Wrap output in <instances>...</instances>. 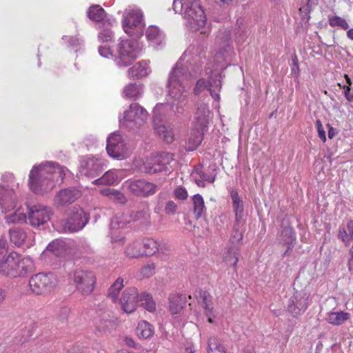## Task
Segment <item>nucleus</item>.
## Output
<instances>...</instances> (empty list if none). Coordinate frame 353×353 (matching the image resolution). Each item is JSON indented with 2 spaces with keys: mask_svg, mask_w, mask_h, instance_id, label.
Segmentation results:
<instances>
[{
  "mask_svg": "<svg viewBox=\"0 0 353 353\" xmlns=\"http://www.w3.org/2000/svg\"><path fill=\"white\" fill-rule=\"evenodd\" d=\"M154 332V327L146 321H140L136 329V334L141 339L150 338Z\"/></svg>",
  "mask_w": 353,
  "mask_h": 353,
  "instance_id": "28",
  "label": "nucleus"
},
{
  "mask_svg": "<svg viewBox=\"0 0 353 353\" xmlns=\"http://www.w3.org/2000/svg\"><path fill=\"white\" fill-rule=\"evenodd\" d=\"M73 281L77 290L88 295L94 291L97 279L94 273L90 270H77L74 272Z\"/></svg>",
  "mask_w": 353,
  "mask_h": 353,
  "instance_id": "9",
  "label": "nucleus"
},
{
  "mask_svg": "<svg viewBox=\"0 0 353 353\" xmlns=\"http://www.w3.org/2000/svg\"><path fill=\"white\" fill-rule=\"evenodd\" d=\"M212 84L210 81H206L203 79H199L195 86V92L200 91L201 90L206 88L208 90H211Z\"/></svg>",
  "mask_w": 353,
  "mask_h": 353,
  "instance_id": "48",
  "label": "nucleus"
},
{
  "mask_svg": "<svg viewBox=\"0 0 353 353\" xmlns=\"http://www.w3.org/2000/svg\"><path fill=\"white\" fill-rule=\"evenodd\" d=\"M154 263H150L144 265L141 270V274L145 277H149L153 274L155 270Z\"/></svg>",
  "mask_w": 353,
  "mask_h": 353,
  "instance_id": "47",
  "label": "nucleus"
},
{
  "mask_svg": "<svg viewBox=\"0 0 353 353\" xmlns=\"http://www.w3.org/2000/svg\"><path fill=\"white\" fill-rule=\"evenodd\" d=\"M106 150L108 154L113 158H123L126 154V148L123 139L117 133H113L108 138Z\"/></svg>",
  "mask_w": 353,
  "mask_h": 353,
  "instance_id": "15",
  "label": "nucleus"
},
{
  "mask_svg": "<svg viewBox=\"0 0 353 353\" xmlns=\"http://www.w3.org/2000/svg\"><path fill=\"white\" fill-rule=\"evenodd\" d=\"M157 241L152 238H145L141 243L142 245L143 256H150L157 253Z\"/></svg>",
  "mask_w": 353,
  "mask_h": 353,
  "instance_id": "29",
  "label": "nucleus"
},
{
  "mask_svg": "<svg viewBox=\"0 0 353 353\" xmlns=\"http://www.w3.org/2000/svg\"><path fill=\"white\" fill-rule=\"evenodd\" d=\"M173 9L176 12H183L194 31L205 33L206 17L199 0H174Z\"/></svg>",
  "mask_w": 353,
  "mask_h": 353,
  "instance_id": "2",
  "label": "nucleus"
},
{
  "mask_svg": "<svg viewBox=\"0 0 353 353\" xmlns=\"http://www.w3.org/2000/svg\"><path fill=\"white\" fill-rule=\"evenodd\" d=\"M101 194L109 198V199L118 203L124 204L127 202L125 196L121 192L112 188H104L101 190Z\"/></svg>",
  "mask_w": 353,
  "mask_h": 353,
  "instance_id": "27",
  "label": "nucleus"
},
{
  "mask_svg": "<svg viewBox=\"0 0 353 353\" xmlns=\"http://www.w3.org/2000/svg\"><path fill=\"white\" fill-rule=\"evenodd\" d=\"M99 52L102 57L105 58H108L112 55L110 49L105 46L100 47L99 48Z\"/></svg>",
  "mask_w": 353,
  "mask_h": 353,
  "instance_id": "56",
  "label": "nucleus"
},
{
  "mask_svg": "<svg viewBox=\"0 0 353 353\" xmlns=\"http://www.w3.org/2000/svg\"><path fill=\"white\" fill-rule=\"evenodd\" d=\"M50 210L42 205H33L28 210L30 223L34 226H39L47 223L50 219Z\"/></svg>",
  "mask_w": 353,
  "mask_h": 353,
  "instance_id": "17",
  "label": "nucleus"
},
{
  "mask_svg": "<svg viewBox=\"0 0 353 353\" xmlns=\"http://www.w3.org/2000/svg\"><path fill=\"white\" fill-rule=\"evenodd\" d=\"M339 237L347 244H348L349 242L351 241L350 239H347V234L344 229L339 230Z\"/></svg>",
  "mask_w": 353,
  "mask_h": 353,
  "instance_id": "57",
  "label": "nucleus"
},
{
  "mask_svg": "<svg viewBox=\"0 0 353 353\" xmlns=\"http://www.w3.org/2000/svg\"><path fill=\"white\" fill-rule=\"evenodd\" d=\"M174 196L176 198L181 200H185L188 198V192L182 187H179L174 190Z\"/></svg>",
  "mask_w": 353,
  "mask_h": 353,
  "instance_id": "51",
  "label": "nucleus"
},
{
  "mask_svg": "<svg viewBox=\"0 0 353 353\" xmlns=\"http://www.w3.org/2000/svg\"><path fill=\"white\" fill-rule=\"evenodd\" d=\"M88 217L80 206H74L67 212V219L63 223L65 232H74L81 230L88 223Z\"/></svg>",
  "mask_w": 353,
  "mask_h": 353,
  "instance_id": "8",
  "label": "nucleus"
},
{
  "mask_svg": "<svg viewBox=\"0 0 353 353\" xmlns=\"http://www.w3.org/2000/svg\"><path fill=\"white\" fill-rule=\"evenodd\" d=\"M346 34L348 39L353 40V28L347 30Z\"/></svg>",
  "mask_w": 353,
  "mask_h": 353,
  "instance_id": "64",
  "label": "nucleus"
},
{
  "mask_svg": "<svg viewBox=\"0 0 353 353\" xmlns=\"http://www.w3.org/2000/svg\"><path fill=\"white\" fill-rule=\"evenodd\" d=\"M95 323V327L98 332H105L109 329V327L111 325V321L108 319H100L99 321H97Z\"/></svg>",
  "mask_w": 353,
  "mask_h": 353,
  "instance_id": "43",
  "label": "nucleus"
},
{
  "mask_svg": "<svg viewBox=\"0 0 353 353\" xmlns=\"http://www.w3.org/2000/svg\"><path fill=\"white\" fill-rule=\"evenodd\" d=\"M103 176L106 181V184L108 185H114L119 181L118 176L114 170L107 171L103 175Z\"/></svg>",
  "mask_w": 353,
  "mask_h": 353,
  "instance_id": "42",
  "label": "nucleus"
},
{
  "mask_svg": "<svg viewBox=\"0 0 353 353\" xmlns=\"http://www.w3.org/2000/svg\"><path fill=\"white\" fill-rule=\"evenodd\" d=\"M143 93V88L141 85L130 83L126 85L123 91L124 97L137 100Z\"/></svg>",
  "mask_w": 353,
  "mask_h": 353,
  "instance_id": "30",
  "label": "nucleus"
},
{
  "mask_svg": "<svg viewBox=\"0 0 353 353\" xmlns=\"http://www.w3.org/2000/svg\"><path fill=\"white\" fill-rule=\"evenodd\" d=\"M132 223V218L130 212H119L112 219L110 223V237L112 243H123L125 236L123 232L119 231L123 229L128 224Z\"/></svg>",
  "mask_w": 353,
  "mask_h": 353,
  "instance_id": "12",
  "label": "nucleus"
},
{
  "mask_svg": "<svg viewBox=\"0 0 353 353\" xmlns=\"http://www.w3.org/2000/svg\"><path fill=\"white\" fill-rule=\"evenodd\" d=\"M8 252V243L6 241H0V263L4 261Z\"/></svg>",
  "mask_w": 353,
  "mask_h": 353,
  "instance_id": "52",
  "label": "nucleus"
},
{
  "mask_svg": "<svg viewBox=\"0 0 353 353\" xmlns=\"http://www.w3.org/2000/svg\"><path fill=\"white\" fill-rule=\"evenodd\" d=\"M224 261L232 265L234 270H236L239 261L238 254L232 248L228 249L227 254L224 256Z\"/></svg>",
  "mask_w": 353,
  "mask_h": 353,
  "instance_id": "41",
  "label": "nucleus"
},
{
  "mask_svg": "<svg viewBox=\"0 0 353 353\" xmlns=\"http://www.w3.org/2000/svg\"><path fill=\"white\" fill-rule=\"evenodd\" d=\"M88 16L90 19L96 22H100L105 17V10L99 5H93L90 7L88 11Z\"/></svg>",
  "mask_w": 353,
  "mask_h": 353,
  "instance_id": "35",
  "label": "nucleus"
},
{
  "mask_svg": "<svg viewBox=\"0 0 353 353\" xmlns=\"http://www.w3.org/2000/svg\"><path fill=\"white\" fill-rule=\"evenodd\" d=\"M145 213L143 211H136L130 212V216L132 218V222L144 218Z\"/></svg>",
  "mask_w": 353,
  "mask_h": 353,
  "instance_id": "54",
  "label": "nucleus"
},
{
  "mask_svg": "<svg viewBox=\"0 0 353 353\" xmlns=\"http://www.w3.org/2000/svg\"><path fill=\"white\" fill-rule=\"evenodd\" d=\"M123 279L121 277L117 278L114 283L110 287L108 292V297L115 302L118 299L120 291L123 288Z\"/></svg>",
  "mask_w": 353,
  "mask_h": 353,
  "instance_id": "34",
  "label": "nucleus"
},
{
  "mask_svg": "<svg viewBox=\"0 0 353 353\" xmlns=\"http://www.w3.org/2000/svg\"><path fill=\"white\" fill-rule=\"evenodd\" d=\"M139 305L150 312L156 310V303L149 294H141Z\"/></svg>",
  "mask_w": 353,
  "mask_h": 353,
  "instance_id": "39",
  "label": "nucleus"
},
{
  "mask_svg": "<svg viewBox=\"0 0 353 353\" xmlns=\"http://www.w3.org/2000/svg\"><path fill=\"white\" fill-rule=\"evenodd\" d=\"M99 38L102 42L110 41L112 39V32L109 29L103 30L99 34Z\"/></svg>",
  "mask_w": 353,
  "mask_h": 353,
  "instance_id": "49",
  "label": "nucleus"
},
{
  "mask_svg": "<svg viewBox=\"0 0 353 353\" xmlns=\"http://www.w3.org/2000/svg\"><path fill=\"white\" fill-rule=\"evenodd\" d=\"M329 130H328V137L330 139H332L335 135V130L334 129L330 126V125H327Z\"/></svg>",
  "mask_w": 353,
  "mask_h": 353,
  "instance_id": "62",
  "label": "nucleus"
},
{
  "mask_svg": "<svg viewBox=\"0 0 353 353\" xmlns=\"http://www.w3.org/2000/svg\"><path fill=\"white\" fill-rule=\"evenodd\" d=\"M329 25L331 27H339L343 30H347L349 24L347 21L341 17L333 16L328 18Z\"/></svg>",
  "mask_w": 353,
  "mask_h": 353,
  "instance_id": "40",
  "label": "nucleus"
},
{
  "mask_svg": "<svg viewBox=\"0 0 353 353\" xmlns=\"http://www.w3.org/2000/svg\"><path fill=\"white\" fill-rule=\"evenodd\" d=\"M185 303V297L183 294L174 293L169 296V310L172 315L180 314Z\"/></svg>",
  "mask_w": 353,
  "mask_h": 353,
  "instance_id": "21",
  "label": "nucleus"
},
{
  "mask_svg": "<svg viewBox=\"0 0 353 353\" xmlns=\"http://www.w3.org/2000/svg\"><path fill=\"white\" fill-rule=\"evenodd\" d=\"M33 261L30 257H23L17 252L10 253L4 261L0 263V274L11 277H22L31 272Z\"/></svg>",
  "mask_w": 353,
  "mask_h": 353,
  "instance_id": "4",
  "label": "nucleus"
},
{
  "mask_svg": "<svg viewBox=\"0 0 353 353\" xmlns=\"http://www.w3.org/2000/svg\"><path fill=\"white\" fill-rule=\"evenodd\" d=\"M338 85L342 88L344 90V94L345 99L349 101H352L353 100V94L350 93V86L349 85H343L341 86V83H338Z\"/></svg>",
  "mask_w": 353,
  "mask_h": 353,
  "instance_id": "55",
  "label": "nucleus"
},
{
  "mask_svg": "<svg viewBox=\"0 0 353 353\" xmlns=\"http://www.w3.org/2000/svg\"><path fill=\"white\" fill-rule=\"evenodd\" d=\"M205 314L208 317V321L210 323H212L214 322L213 318L214 317V310L212 311V313L210 314V315H209L208 314Z\"/></svg>",
  "mask_w": 353,
  "mask_h": 353,
  "instance_id": "63",
  "label": "nucleus"
},
{
  "mask_svg": "<svg viewBox=\"0 0 353 353\" xmlns=\"http://www.w3.org/2000/svg\"><path fill=\"white\" fill-rule=\"evenodd\" d=\"M309 296L305 292H296L290 299L288 310L294 316L305 312L308 306Z\"/></svg>",
  "mask_w": 353,
  "mask_h": 353,
  "instance_id": "18",
  "label": "nucleus"
},
{
  "mask_svg": "<svg viewBox=\"0 0 353 353\" xmlns=\"http://www.w3.org/2000/svg\"><path fill=\"white\" fill-rule=\"evenodd\" d=\"M141 48L137 41L125 39L118 44L117 63L121 67L130 65L140 54Z\"/></svg>",
  "mask_w": 353,
  "mask_h": 353,
  "instance_id": "5",
  "label": "nucleus"
},
{
  "mask_svg": "<svg viewBox=\"0 0 353 353\" xmlns=\"http://www.w3.org/2000/svg\"><path fill=\"white\" fill-rule=\"evenodd\" d=\"M143 15L139 9L129 10L124 17L123 26L124 31L130 37L141 34L143 27Z\"/></svg>",
  "mask_w": 353,
  "mask_h": 353,
  "instance_id": "11",
  "label": "nucleus"
},
{
  "mask_svg": "<svg viewBox=\"0 0 353 353\" xmlns=\"http://www.w3.org/2000/svg\"><path fill=\"white\" fill-rule=\"evenodd\" d=\"M210 111L206 104L198 105L185 140L187 150L193 151L201 143L203 134L208 130Z\"/></svg>",
  "mask_w": 353,
  "mask_h": 353,
  "instance_id": "3",
  "label": "nucleus"
},
{
  "mask_svg": "<svg viewBox=\"0 0 353 353\" xmlns=\"http://www.w3.org/2000/svg\"><path fill=\"white\" fill-rule=\"evenodd\" d=\"M148 69L149 67L147 62H137L128 70V76L132 79L146 77L148 74Z\"/></svg>",
  "mask_w": 353,
  "mask_h": 353,
  "instance_id": "25",
  "label": "nucleus"
},
{
  "mask_svg": "<svg viewBox=\"0 0 353 353\" xmlns=\"http://www.w3.org/2000/svg\"><path fill=\"white\" fill-rule=\"evenodd\" d=\"M125 184L129 190L134 195L148 197L157 192V185L145 180H134L127 181Z\"/></svg>",
  "mask_w": 353,
  "mask_h": 353,
  "instance_id": "14",
  "label": "nucleus"
},
{
  "mask_svg": "<svg viewBox=\"0 0 353 353\" xmlns=\"http://www.w3.org/2000/svg\"><path fill=\"white\" fill-rule=\"evenodd\" d=\"M351 314L344 311L330 312L327 314L326 321L333 325L339 326L350 320Z\"/></svg>",
  "mask_w": 353,
  "mask_h": 353,
  "instance_id": "23",
  "label": "nucleus"
},
{
  "mask_svg": "<svg viewBox=\"0 0 353 353\" xmlns=\"http://www.w3.org/2000/svg\"><path fill=\"white\" fill-rule=\"evenodd\" d=\"M81 196V192L76 188H67L60 190L54 197V203L58 205L74 202Z\"/></svg>",
  "mask_w": 353,
  "mask_h": 353,
  "instance_id": "19",
  "label": "nucleus"
},
{
  "mask_svg": "<svg viewBox=\"0 0 353 353\" xmlns=\"http://www.w3.org/2000/svg\"><path fill=\"white\" fill-rule=\"evenodd\" d=\"M179 70L172 71L168 81V94L179 103L185 101L188 92L178 78Z\"/></svg>",
  "mask_w": 353,
  "mask_h": 353,
  "instance_id": "13",
  "label": "nucleus"
},
{
  "mask_svg": "<svg viewBox=\"0 0 353 353\" xmlns=\"http://www.w3.org/2000/svg\"><path fill=\"white\" fill-rule=\"evenodd\" d=\"M194 177H195L194 179V181L195 183H196V185L199 186V187H201V188H203L205 187V181L203 180H202L201 178L199 179H197L195 175L193 176Z\"/></svg>",
  "mask_w": 353,
  "mask_h": 353,
  "instance_id": "60",
  "label": "nucleus"
},
{
  "mask_svg": "<svg viewBox=\"0 0 353 353\" xmlns=\"http://www.w3.org/2000/svg\"><path fill=\"white\" fill-rule=\"evenodd\" d=\"M9 234L11 243L17 246L21 245L27 237L25 231L19 228L10 230Z\"/></svg>",
  "mask_w": 353,
  "mask_h": 353,
  "instance_id": "33",
  "label": "nucleus"
},
{
  "mask_svg": "<svg viewBox=\"0 0 353 353\" xmlns=\"http://www.w3.org/2000/svg\"><path fill=\"white\" fill-rule=\"evenodd\" d=\"M141 294L136 288H128L125 290L120 299L122 309L126 313L134 312L139 305Z\"/></svg>",
  "mask_w": 353,
  "mask_h": 353,
  "instance_id": "16",
  "label": "nucleus"
},
{
  "mask_svg": "<svg viewBox=\"0 0 353 353\" xmlns=\"http://www.w3.org/2000/svg\"><path fill=\"white\" fill-rule=\"evenodd\" d=\"M174 161V156L169 152L153 154L144 163L146 172L154 174L168 170V165Z\"/></svg>",
  "mask_w": 353,
  "mask_h": 353,
  "instance_id": "7",
  "label": "nucleus"
},
{
  "mask_svg": "<svg viewBox=\"0 0 353 353\" xmlns=\"http://www.w3.org/2000/svg\"><path fill=\"white\" fill-rule=\"evenodd\" d=\"M230 196L232 199L233 211L235 214V221L239 223L243 216L244 203L239 196V192L235 189L231 190Z\"/></svg>",
  "mask_w": 353,
  "mask_h": 353,
  "instance_id": "22",
  "label": "nucleus"
},
{
  "mask_svg": "<svg viewBox=\"0 0 353 353\" xmlns=\"http://www.w3.org/2000/svg\"><path fill=\"white\" fill-rule=\"evenodd\" d=\"M64 176L63 168L57 163L48 162L35 165L29 174V187L36 194H43L52 190L57 182L63 181Z\"/></svg>",
  "mask_w": 353,
  "mask_h": 353,
  "instance_id": "1",
  "label": "nucleus"
},
{
  "mask_svg": "<svg viewBox=\"0 0 353 353\" xmlns=\"http://www.w3.org/2000/svg\"><path fill=\"white\" fill-rule=\"evenodd\" d=\"M157 134L167 143H171L174 140V134L172 129L165 125H159L155 128Z\"/></svg>",
  "mask_w": 353,
  "mask_h": 353,
  "instance_id": "36",
  "label": "nucleus"
},
{
  "mask_svg": "<svg viewBox=\"0 0 353 353\" xmlns=\"http://www.w3.org/2000/svg\"><path fill=\"white\" fill-rule=\"evenodd\" d=\"M93 184H95V185H107L106 184V181L104 179L103 176H102L101 177L94 180L93 182H92Z\"/></svg>",
  "mask_w": 353,
  "mask_h": 353,
  "instance_id": "59",
  "label": "nucleus"
},
{
  "mask_svg": "<svg viewBox=\"0 0 353 353\" xmlns=\"http://www.w3.org/2000/svg\"><path fill=\"white\" fill-rule=\"evenodd\" d=\"M66 250L65 243L60 239H55L52 241L47 246V250L51 252L57 256L63 255L66 252Z\"/></svg>",
  "mask_w": 353,
  "mask_h": 353,
  "instance_id": "32",
  "label": "nucleus"
},
{
  "mask_svg": "<svg viewBox=\"0 0 353 353\" xmlns=\"http://www.w3.org/2000/svg\"><path fill=\"white\" fill-rule=\"evenodd\" d=\"M145 36L148 41L159 43L164 38L163 32L156 26H150L145 32Z\"/></svg>",
  "mask_w": 353,
  "mask_h": 353,
  "instance_id": "31",
  "label": "nucleus"
},
{
  "mask_svg": "<svg viewBox=\"0 0 353 353\" xmlns=\"http://www.w3.org/2000/svg\"><path fill=\"white\" fill-rule=\"evenodd\" d=\"M177 210V205L173 201H169L165 206V212L168 214H174Z\"/></svg>",
  "mask_w": 353,
  "mask_h": 353,
  "instance_id": "50",
  "label": "nucleus"
},
{
  "mask_svg": "<svg viewBox=\"0 0 353 353\" xmlns=\"http://www.w3.org/2000/svg\"><path fill=\"white\" fill-rule=\"evenodd\" d=\"M193 204H194V214L196 219H199L204 210H205V204L204 200L201 195L199 194H195L193 198Z\"/></svg>",
  "mask_w": 353,
  "mask_h": 353,
  "instance_id": "37",
  "label": "nucleus"
},
{
  "mask_svg": "<svg viewBox=\"0 0 353 353\" xmlns=\"http://www.w3.org/2000/svg\"><path fill=\"white\" fill-rule=\"evenodd\" d=\"M347 228L349 232L350 240H353V220H349L347 221Z\"/></svg>",
  "mask_w": 353,
  "mask_h": 353,
  "instance_id": "58",
  "label": "nucleus"
},
{
  "mask_svg": "<svg viewBox=\"0 0 353 353\" xmlns=\"http://www.w3.org/2000/svg\"><path fill=\"white\" fill-rule=\"evenodd\" d=\"M234 239H235L236 241H240L243 239V234L242 232L238 231L237 230H235V234L234 235Z\"/></svg>",
  "mask_w": 353,
  "mask_h": 353,
  "instance_id": "61",
  "label": "nucleus"
},
{
  "mask_svg": "<svg viewBox=\"0 0 353 353\" xmlns=\"http://www.w3.org/2000/svg\"><path fill=\"white\" fill-rule=\"evenodd\" d=\"M148 117V112L139 103H132L124 112L120 123L128 128H138L143 125Z\"/></svg>",
  "mask_w": 353,
  "mask_h": 353,
  "instance_id": "6",
  "label": "nucleus"
},
{
  "mask_svg": "<svg viewBox=\"0 0 353 353\" xmlns=\"http://www.w3.org/2000/svg\"><path fill=\"white\" fill-rule=\"evenodd\" d=\"M199 301L201 303L204 313L210 315L212 310H214L212 295L207 291L200 290L198 292Z\"/></svg>",
  "mask_w": 353,
  "mask_h": 353,
  "instance_id": "24",
  "label": "nucleus"
},
{
  "mask_svg": "<svg viewBox=\"0 0 353 353\" xmlns=\"http://www.w3.org/2000/svg\"><path fill=\"white\" fill-rule=\"evenodd\" d=\"M208 353H227L225 348L219 340L212 336L208 340Z\"/></svg>",
  "mask_w": 353,
  "mask_h": 353,
  "instance_id": "38",
  "label": "nucleus"
},
{
  "mask_svg": "<svg viewBox=\"0 0 353 353\" xmlns=\"http://www.w3.org/2000/svg\"><path fill=\"white\" fill-rule=\"evenodd\" d=\"M316 128H317V131H318V134H319V138L323 142H325V141H326L325 132V130L323 129V125H322V123H321L320 120H317L316 121Z\"/></svg>",
  "mask_w": 353,
  "mask_h": 353,
  "instance_id": "53",
  "label": "nucleus"
},
{
  "mask_svg": "<svg viewBox=\"0 0 353 353\" xmlns=\"http://www.w3.org/2000/svg\"><path fill=\"white\" fill-rule=\"evenodd\" d=\"M157 253L162 255H168L170 253L171 249L168 243L161 241H157Z\"/></svg>",
  "mask_w": 353,
  "mask_h": 353,
  "instance_id": "44",
  "label": "nucleus"
},
{
  "mask_svg": "<svg viewBox=\"0 0 353 353\" xmlns=\"http://www.w3.org/2000/svg\"><path fill=\"white\" fill-rule=\"evenodd\" d=\"M26 220V215L25 213L21 212L20 210H17L15 212L8 218L9 222L18 223L25 221Z\"/></svg>",
  "mask_w": 353,
  "mask_h": 353,
  "instance_id": "45",
  "label": "nucleus"
},
{
  "mask_svg": "<svg viewBox=\"0 0 353 353\" xmlns=\"http://www.w3.org/2000/svg\"><path fill=\"white\" fill-rule=\"evenodd\" d=\"M16 196L14 191L0 188V205L6 212L11 211L16 207Z\"/></svg>",
  "mask_w": 353,
  "mask_h": 353,
  "instance_id": "20",
  "label": "nucleus"
},
{
  "mask_svg": "<svg viewBox=\"0 0 353 353\" xmlns=\"http://www.w3.org/2000/svg\"><path fill=\"white\" fill-rule=\"evenodd\" d=\"M124 254L130 259H137L143 256L142 245L140 242L134 241L129 243L124 249Z\"/></svg>",
  "mask_w": 353,
  "mask_h": 353,
  "instance_id": "26",
  "label": "nucleus"
},
{
  "mask_svg": "<svg viewBox=\"0 0 353 353\" xmlns=\"http://www.w3.org/2000/svg\"><path fill=\"white\" fill-rule=\"evenodd\" d=\"M55 285V276L51 273H38L33 275L29 280L30 289L37 295L50 292Z\"/></svg>",
  "mask_w": 353,
  "mask_h": 353,
  "instance_id": "10",
  "label": "nucleus"
},
{
  "mask_svg": "<svg viewBox=\"0 0 353 353\" xmlns=\"http://www.w3.org/2000/svg\"><path fill=\"white\" fill-rule=\"evenodd\" d=\"M192 175H198L202 180L210 183H214L216 179V175H209L199 170H195Z\"/></svg>",
  "mask_w": 353,
  "mask_h": 353,
  "instance_id": "46",
  "label": "nucleus"
}]
</instances>
